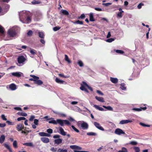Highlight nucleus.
<instances>
[{
    "label": "nucleus",
    "mask_w": 152,
    "mask_h": 152,
    "mask_svg": "<svg viewBox=\"0 0 152 152\" xmlns=\"http://www.w3.org/2000/svg\"><path fill=\"white\" fill-rule=\"evenodd\" d=\"M90 18V21L91 22H94L95 21V19L94 17L93 13H90L89 15Z\"/></svg>",
    "instance_id": "21"
},
{
    "label": "nucleus",
    "mask_w": 152,
    "mask_h": 152,
    "mask_svg": "<svg viewBox=\"0 0 152 152\" xmlns=\"http://www.w3.org/2000/svg\"><path fill=\"white\" fill-rule=\"evenodd\" d=\"M71 127H72V128L73 129V130L75 131L76 132H77V133H78L79 132V130L77 129H76L75 126H74L73 125H72L71 126Z\"/></svg>",
    "instance_id": "49"
},
{
    "label": "nucleus",
    "mask_w": 152,
    "mask_h": 152,
    "mask_svg": "<svg viewBox=\"0 0 152 152\" xmlns=\"http://www.w3.org/2000/svg\"><path fill=\"white\" fill-rule=\"evenodd\" d=\"M81 127L83 129H86L88 128V125L86 122H83V123L81 124Z\"/></svg>",
    "instance_id": "10"
},
{
    "label": "nucleus",
    "mask_w": 152,
    "mask_h": 152,
    "mask_svg": "<svg viewBox=\"0 0 152 152\" xmlns=\"http://www.w3.org/2000/svg\"><path fill=\"white\" fill-rule=\"evenodd\" d=\"M132 121L131 120L127 119L126 120H122L120 121L119 124H127L129 123L132 122Z\"/></svg>",
    "instance_id": "15"
},
{
    "label": "nucleus",
    "mask_w": 152,
    "mask_h": 152,
    "mask_svg": "<svg viewBox=\"0 0 152 152\" xmlns=\"http://www.w3.org/2000/svg\"><path fill=\"white\" fill-rule=\"evenodd\" d=\"M21 73L20 72H12L11 73L12 75L13 76L17 77H20L21 76Z\"/></svg>",
    "instance_id": "19"
},
{
    "label": "nucleus",
    "mask_w": 152,
    "mask_h": 152,
    "mask_svg": "<svg viewBox=\"0 0 152 152\" xmlns=\"http://www.w3.org/2000/svg\"><path fill=\"white\" fill-rule=\"evenodd\" d=\"M82 83H83V84L86 86L87 87L88 89H89L91 91H93V89L92 88L90 87L89 86L87 83H86L84 82V81H83Z\"/></svg>",
    "instance_id": "28"
},
{
    "label": "nucleus",
    "mask_w": 152,
    "mask_h": 152,
    "mask_svg": "<svg viewBox=\"0 0 152 152\" xmlns=\"http://www.w3.org/2000/svg\"><path fill=\"white\" fill-rule=\"evenodd\" d=\"M23 145H24L26 146H27L32 147H34V145L33 143L31 142L25 143H23Z\"/></svg>",
    "instance_id": "25"
},
{
    "label": "nucleus",
    "mask_w": 152,
    "mask_h": 152,
    "mask_svg": "<svg viewBox=\"0 0 152 152\" xmlns=\"http://www.w3.org/2000/svg\"><path fill=\"white\" fill-rule=\"evenodd\" d=\"M133 110L137 111H141V109L140 108H134L132 109Z\"/></svg>",
    "instance_id": "57"
},
{
    "label": "nucleus",
    "mask_w": 152,
    "mask_h": 152,
    "mask_svg": "<svg viewBox=\"0 0 152 152\" xmlns=\"http://www.w3.org/2000/svg\"><path fill=\"white\" fill-rule=\"evenodd\" d=\"M130 144L132 145H136L137 144V142L134 141H132L130 142Z\"/></svg>",
    "instance_id": "55"
},
{
    "label": "nucleus",
    "mask_w": 152,
    "mask_h": 152,
    "mask_svg": "<svg viewBox=\"0 0 152 152\" xmlns=\"http://www.w3.org/2000/svg\"><path fill=\"white\" fill-rule=\"evenodd\" d=\"M50 150L53 152H67V151L66 149H63L61 148H59L57 150V148L54 147L51 148Z\"/></svg>",
    "instance_id": "2"
},
{
    "label": "nucleus",
    "mask_w": 152,
    "mask_h": 152,
    "mask_svg": "<svg viewBox=\"0 0 152 152\" xmlns=\"http://www.w3.org/2000/svg\"><path fill=\"white\" fill-rule=\"evenodd\" d=\"M8 34L10 37H14L17 34L15 30L13 29H9L8 31Z\"/></svg>",
    "instance_id": "3"
},
{
    "label": "nucleus",
    "mask_w": 152,
    "mask_h": 152,
    "mask_svg": "<svg viewBox=\"0 0 152 152\" xmlns=\"http://www.w3.org/2000/svg\"><path fill=\"white\" fill-rule=\"evenodd\" d=\"M26 60L25 58L22 56H19L18 58V61L19 64L23 63Z\"/></svg>",
    "instance_id": "4"
},
{
    "label": "nucleus",
    "mask_w": 152,
    "mask_h": 152,
    "mask_svg": "<svg viewBox=\"0 0 152 152\" xmlns=\"http://www.w3.org/2000/svg\"><path fill=\"white\" fill-rule=\"evenodd\" d=\"M139 124L142 126L144 127H150L151 126V125H150L146 124H145L142 123V122H140L139 123Z\"/></svg>",
    "instance_id": "34"
},
{
    "label": "nucleus",
    "mask_w": 152,
    "mask_h": 152,
    "mask_svg": "<svg viewBox=\"0 0 152 152\" xmlns=\"http://www.w3.org/2000/svg\"><path fill=\"white\" fill-rule=\"evenodd\" d=\"M9 88L12 90H15L16 89V86L15 84L12 83L10 85Z\"/></svg>",
    "instance_id": "20"
},
{
    "label": "nucleus",
    "mask_w": 152,
    "mask_h": 152,
    "mask_svg": "<svg viewBox=\"0 0 152 152\" xmlns=\"http://www.w3.org/2000/svg\"><path fill=\"white\" fill-rule=\"evenodd\" d=\"M33 32L32 31L29 30L27 33V35L28 36H31L32 35Z\"/></svg>",
    "instance_id": "51"
},
{
    "label": "nucleus",
    "mask_w": 152,
    "mask_h": 152,
    "mask_svg": "<svg viewBox=\"0 0 152 152\" xmlns=\"http://www.w3.org/2000/svg\"><path fill=\"white\" fill-rule=\"evenodd\" d=\"M39 134L41 136L50 137V134L44 132H39Z\"/></svg>",
    "instance_id": "17"
},
{
    "label": "nucleus",
    "mask_w": 152,
    "mask_h": 152,
    "mask_svg": "<svg viewBox=\"0 0 152 152\" xmlns=\"http://www.w3.org/2000/svg\"><path fill=\"white\" fill-rule=\"evenodd\" d=\"M83 21H80L79 20H77L75 22H74L73 23L75 24H79L80 25H83Z\"/></svg>",
    "instance_id": "37"
},
{
    "label": "nucleus",
    "mask_w": 152,
    "mask_h": 152,
    "mask_svg": "<svg viewBox=\"0 0 152 152\" xmlns=\"http://www.w3.org/2000/svg\"><path fill=\"white\" fill-rule=\"evenodd\" d=\"M77 64L80 67H82L84 65L83 62L81 60H79L77 62Z\"/></svg>",
    "instance_id": "43"
},
{
    "label": "nucleus",
    "mask_w": 152,
    "mask_h": 152,
    "mask_svg": "<svg viewBox=\"0 0 152 152\" xmlns=\"http://www.w3.org/2000/svg\"><path fill=\"white\" fill-rule=\"evenodd\" d=\"M0 33L2 34H4V28L0 25Z\"/></svg>",
    "instance_id": "32"
},
{
    "label": "nucleus",
    "mask_w": 152,
    "mask_h": 152,
    "mask_svg": "<svg viewBox=\"0 0 152 152\" xmlns=\"http://www.w3.org/2000/svg\"><path fill=\"white\" fill-rule=\"evenodd\" d=\"M39 36V37L41 38H44V34L43 32H38Z\"/></svg>",
    "instance_id": "40"
},
{
    "label": "nucleus",
    "mask_w": 152,
    "mask_h": 152,
    "mask_svg": "<svg viewBox=\"0 0 152 152\" xmlns=\"http://www.w3.org/2000/svg\"><path fill=\"white\" fill-rule=\"evenodd\" d=\"M65 56V61H66L68 63H71V62L70 60L69 59L68 56L67 55L65 54L64 55Z\"/></svg>",
    "instance_id": "27"
},
{
    "label": "nucleus",
    "mask_w": 152,
    "mask_h": 152,
    "mask_svg": "<svg viewBox=\"0 0 152 152\" xmlns=\"http://www.w3.org/2000/svg\"><path fill=\"white\" fill-rule=\"evenodd\" d=\"M70 148L76 151H77V150H80L82 149V148L81 147L75 145H70Z\"/></svg>",
    "instance_id": "9"
},
{
    "label": "nucleus",
    "mask_w": 152,
    "mask_h": 152,
    "mask_svg": "<svg viewBox=\"0 0 152 152\" xmlns=\"http://www.w3.org/2000/svg\"><path fill=\"white\" fill-rule=\"evenodd\" d=\"M95 97L96 99L98 101L100 102H104V98L102 97H98L97 96H96Z\"/></svg>",
    "instance_id": "23"
},
{
    "label": "nucleus",
    "mask_w": 152,
    "mask_h": 152,
    "mask_svg": "<svg viewBox=\"0 0 152 152\" xmlns=\"http://www.w3.org/2000/svg\"><path fill=\"white\" fill-rule=\"evenodd\" d=\"M87 134L89 136H96V134L95 133L93 132H88L87 133Z\"/></svg>",
    "instance_id": "46"
},
{
    "label": "nucleus",
    "mask_w": 152,
    "mask_h": 152,
    "mask_svg": "<svg viewBox=\"0 0 152 152\" xmlns=\"http://www.w3.org/2000/svg\"><path fill=\"white\" fill-rule=\"evenodd\" d=\"M17 120L20 121L21 120H26V118L24 117H20L17 118Z\"/></svg>",
    "instance_id": "50"
},
{
    "label": "nucleus",
    "mask_w": 152,
    "mask_h": 152,
    "mask_svg": "<svg viewBox=\"0 0 152 152\" xmlns=\"http://www.w3.org/2000/svg\"><path fill=\"white\" fill-rule=\"evenodd\" d=\"M115 50L116 53H120L121 54H122L124 53V52L121 50Z\"/></svg>",
    "instance_id": "45"
},
{
    "label": "nucleus",
    "mask_w": 152,
    "mask_h": 152,
    "mask_svg": "<svg viewBox=\"0 0 152 152\" xmlns=\"http://www.w3.org/2000/svg\"><path fill=\"white\" fill-rule=\"evenodd\" d=\"M123 12H124V11H121L118 12L117 15V17L120 18H121L122 17V13Z\"/></svg>",
    "instance_id": "36"
},
{
    "label": "nucleus",
    "mask_w": 152,
    "mask_h": 152,
    "mask_svg": "<svg viewBox=\"0 0 152 152\" xmlns=\"http://www.w3.org/2000/svg\"><path fill=\"white\" fill-rule=\"evenodd\" d=\"M6 123L9 125H13L14 124V123H12V122H11L9 121H6Z\"/></svg>",
    "instance_id": "59"
},
{
    "label": "nucleus",
    "mask_w": 152,
    "mask_h": 152,
    "mask_svg": "<svg viewBox=\"0 0 152 152\" xmlns=\"http://www.w3.org/2000/svg\"><path fill=\"white\" fill-rule=\"evenodd\" d=\"M110 80L113 83H116L118 82V80L116 78H113V77H110Z\"/></svg>",
    "instance_id": "18"
},
{
    "label": "nucleus",
    "mask_w": 152,
    "mask_h": 152,
    "mask_svg": "<svg viewBox=\"0 0 152 152\" xmlns=\"http://www.w3.org/2000/svg\"><path fill=\"white\" fill-rule=\"evenodd\" d=\"M133 149L134 150L135 152H140V148L138 147H134Z\"/></svg>",
    "instance_id": "33"
},
{
    "label": "nucleus",
    "mask_w": 152,
    "mask_h": 152,
    "mask_svg": "<svg viewBox=\"0 0 152 152\" xmlns=\"http://www.w3.org/2000/svg\"><path fill=\"white\" fill-rule=\"evenodd\" d=\"M114 38H111L107 39L106 41L108 42H111L114 41Z\"/></svg>",
    "instance_id": "47"
},
{
    "label": "nucleus",
    "mask_w": 152,
    "mask_h": 152,
    "mask_svg": "<svg viewBox=\"0 0 152 152\" xmlns=\"http://www.w3.org/2000/svg\"><path fill=\"white\" fill-rule=\"evenodd\" d=\"M125 84L124 83H122L121 84L120 88L122 90H125L126 89V87L125 86Z\"/></svg>",
    "instance_id": "29"
},
{
    "label": "nucleus",
    "mask_w": 152,
    "mask_h": 152,
    "mask_svg": "<svg viewBox=\"0 0 152 152\" xmlns=\"http://www.w3.org/2000/svg\"><path fill=\"white\" fill-rule=\"evenodd\" d=\"M39 121L38 119H34V123L36 125H38V124Z\"/></svg>",
    "instance_id": "54"
},
{
    "label": "nucleus",
    "mask_w": 152,
    "mask_h": 152,
    "mask_svg": "<svg viewBox=\"0 0 152 152\" xmlns=\"http://www.w3.org/2000/svg\"><path fill=\"white\" fill-rule=\"evenodd\" d=\"M118 152H128V150L126 148L122 147L121 150L119 151Z\"/></svg>",
    "instance_id": "38"
},
{
    "label": "nucleus",
    "mask_w": 152,
    "mask_h": 152,
    "mask_svg": "<svg viewBox=\"0 0 152 152\" xmlns=\"http://www.w3.org/2000/svg\"><path fill=\"white\" fill-rule=\"evenodd\" d=\"M60 27L56 26L53 28V30L55 31H57L60 29Z\"/></svg>",
    "instance_id": "52"
},
{
    "label": "nucleus",
    "mask_w": 152,
    "mask_h": 152,
    "mask_svg": "<svg viewBox=\"0 0 152 152\" xmlns=\"http://www.w3.org/2000/svg\"><path fill=\"white\" fill-rule=\"evenodd\" d=\"M96 92L99 94L100 95H101L103 96V94L100 91L97 90L96 91Z\"/></svg>",
    "instance_id": "64"
},
{
    "label": "nucleus",
    "mask_w": 152,
    "mask_h": 152,
    "mask_svg": "<svg viewBox=\"0 0 152 152\" xmlns=\"http://www.w3.org/2000/svg\"><path fill=\"white\" fill-rule=\"evenodd\" d=\"M41 3V2L39 1H37L36 0H34L31 2V3L33 4H39Z\"/></svg>",
    "instance_id": "35"
},
{
    "label": "nucleus",
    "mask_w": 152,
    "mask_h": 152,
    "mask_svg": "<svg viewBox=\"0 0 152 152\" xmlns=\"http://www.w3.org/2000/svg\"><path fill=\"white\" fill-rule=\"evenodd\" d=\"M61 12L62 14L65 15H69L68 12L66 10H61Z\"/></svg>",
    "instance_id": "31"
},
{
    "label": "nucleus",
    "mask_w": 152,
    "mask_h": 152,
    "mask_svg": "<svg viewBox=\"0 0 152 152\" xmlns=\"http://www.w3.org/2000/svg\"><path fill=\"white\" fill-rule=\"evenodd\" d=\"M53 118H49L47 119V120H49L50 119L51 120L50 121L48 122V123L50 124H58L57 121L58 119H57L56 121L53 120Z\"/></svg>",
    "instance_id": "11"
},
{
    "label": "nucleus",
    "mask_w": 152,
    "mask_h": 152,
    "mask_svg": "<svg viewBox=\"0 0 152 152\" xmlns=\"http://www.w3.org/2000/svg\"><path fill=\"white\" fill-rule=\"evenodd\" d=\"M94 107L96 109H98L99 110L101 111H104V110L103 108L102 107H99L96 105H94Z\"/></svg>",
    "instance_id": "26"
},
{
    "label": "nucleus",
    "mask_w": 152,
    "mask_h": 152,
    "mask_svg": "<svg viewBox=\"0 0 152 152\" xmlns=\"http://www.w3.org/2000/svg\"><path fill=\"white\" fill-rule=\"evenodd\" d=\"M144 5V4L142 3H140L137 6V8L139 9H140L141 8L142 6Z\"/></svg>",
    "instance_id": "56"
},
{
    "label": "nucleus",
    "mask_w": 152,
    "mask_h": 152,
    "mask_svg": "<svg viewBox=\"0 0 152 152\" xmlns=\"http://www.w3.org/2000/svg\"><path fill=\"white\" fill-rule=\"evenodd\" d=\"M85 15L84 14H83L81 15L80 17H78V19H83L85 18Z\"/></svg>",
    "instance_id": "48"
},
{
    "label": "nucleus",
    "mask_w": 152,
    "mask_h": 152,
    "mask_svg": "<svg viewBox=\"0 0 152 152\" xmlns=\"http://www.w3.org/2000/svg\"><path fill=\"white\" fill-rule=\"evenodd\" d=\"M27 115V114L26 113L21 112L20 113V115L22 116H26Z\"/></svg>",
    "instance_id": "58"
},
{
    "label": "nucleus",
    "mask_w": 152,
    "mask_h": 152,
    "mask_svg": "<svg viewBox=\"0 0 152 152\" xmlns=\"http://www.w3.org/2000/svg\"><path fill=\"white\" fill-rule=\"evenodd\" d=\"M41 140L44 143H48L50 142L49 139L48 138L46 137H42L41 138Z\"/></svg>",
    "instance_id": "13"
},
{
    "label": "nucleus",
    "mask_w": 152,
    "mask_h": 152,
    "mask_svg": "<svg viewBox=\"0 0 152 152\" xmlns=\"http://www.w3.org/2000/svg\"><path fill=\"white\" fill-rule=\"evenodd\" d=\"M94 124L95 127L99 130L102 131H104V128L100 126L99 123L97 122H94Z\"/></svg>",
    "instance_id": "7"
},
{
    "label": "nucleus",
    "mask_w": 152,
    "mask_h": 152,
    "mask_svg": "<svg viewBox=\"0 0 152 152\" xmlns=\"http://www.w3.org/2000/svg\"><path fill=\"white\" fill-rule=\"evenodd\" d=\"M23 129L24 130H22L21 131V133L24 134H25L26 135H27V133L26 132H27V131H28V130H26V128L24 127V129Z\"/></svg>",
    "instance_id": "41"
},
{
    "label": "nucleus",
    "mask_w": 152,
    "mask_h": 152,
    "mask_svg": "<svg viewBox=\"0 0 152 152\" xmlns=\"http://www.w3.org/2000/svg\"><path fill=\"white\" fill-rule=\"evenodd\" d=\"M111 3H103L102 4V5L106 7L109 6L111 5Z\"/></svg>",
    "instance_id": "61"
},
{
    "label": "nucleus",
    "mask_w": 152,
    "mask_h": 152,
    "mask_svg": "<svg viewBox=\"0 0 152 152\" xmlns=\"http://www.w3.org/2000/svg\"><path fill=\"white\" fill-rule=\"evenodd\" d=\"M35 84H36L39 86H41L43 84V82L41 80L38 79L35 82H34Z\"/></svg>",
    "instance_id": "22"
},
{
    "label": "nucleus",
    "mask_w": 152,
    "mask_h": 152,
    "mask_svg": "<svg viewBox=\"0 0 152 152\" xmlns=\"http://www.w3.org/2000/svg\"><path fill=\"white\" fill-rule=\"evenodd\" d=\"M57 121L58 124H59L62 126H64V124L68 125L70 124V123L67 120H63L58 119Z\"/></svg>",
    "instance_id": "1"
},
{
    "label": "nucleus",
    "mask_w": 152,
    "mask_h": 152,
    "mask_svg": "<svg viewBox=\"0 0 152 152\" xmlns=\"http://www.w3.org/2000/svg\"><path fill=\"white\" fill-rule=\"evenodd\" d=\"M53 130L51 129H47V132L49 134H51L53 133Z\"/></svg>",
    "instance_id": "53"
},
{
    "label": "nucleus",
    "mask_w": 152,
    "mask_h": 152,
    "mask_svg": "<svg viewBox=\"0 0 152 152\" xmlns=\"http://www.w3.org/2000/svg\"><path fill=\"white\" fill-rule=\"evenodd\" d=\"M5 137L4 135H1L0 137V143H2L4 142L5 140Z\"/></svg>",
    "instance_id": "24"
},
{
    "label": "nucleus",
    "mask_w": 152,
    "mask_h": 152,
    "mask_svg": "<svg viewBox=\"0 0 152 152\" xmlns=\"http://www.w3.org/2000/svg\"><path fill=\"white\" fill-rule=\"evenodd\" d=\"M59 131L60 133L62 135L65 136L66 135V133L65 132L63 128L61 127H59Z\"/></svg>",
    "instance_id": "12"
},
{
    "label": "nucleus",
    "mask_w": 152,
    "mask_h": 152,
    "mask_svg": "<svg viewBox=\"0 0 152 152\" xmlns=\"http://www.w3.org/2000/svg\"><path fill=\"white\" fill-rule=\"evenodd\" d=\"M103 107L109 110L113 111V108L110 106H108L107 107L103 105Z\"/></svg>",
    "instance_id": "30"
},
{
    "label": "nucleus",
    "mask_w": 152,
    "mask_h": 152,
    "mask_svg": "<svg viewBox=\"0 0 152 152\" xmlns=\"http://www.w3.org/2000/svg\"><path fill=\"white\" fill-rule=\"evenodd\" d=\"M55 80L57 83L60 84H64L66 85L67 84L66 82L63 80H61L58 77L56 78Z\"/></svg>",
    "instance_id": "8"
},
{
    "label": "nucleus",
    "mask_w": 152,
    "mask_h": 152,
    "mask_svg": "<svg viewBox=\"0 0 152 152\" xmlns=\"http://www.w3.org/2000/svg\"><path fill=\"white\" fill-rule=\"evenodd\" d=\"M14 109L17 110L21 111L22 110L21 108L19 107H15L14 108Z\"/></svg>",
    "instance_id": "63"
},
{
    "label": "nucleus",
    "mask_w": 152,
    "mask_h": 152,
    "mask_svg": "<svg viewBox=\"0 0 152 152\" xmlns=\"http://www.w3.org/2000/svg\"><path fill=\"white\" fill-rule=\"evenodd\" d=\"M13 145L15 148H18L17 142L16 140H14L13 143Z\"/></svg>",
    "instance_id": "39"
},
{
    "label": "nucleus",
    "mask_w": 152,
    "mask_h": 152,
    "mask_svg": "<svg viewBox=\"0 0 152 152\" xmlns=\"http://www.w3.org/2000/svg\"><path fill=\"white\" fill-rule=\"evenodd\" d=\"M81 87H80V89L82 91H83L87 93H88V91L87 89L85 88L86 87L84 84L82 83V84H81Z\"/></svg>",
    "instance_id": "14"
},
{
    "label": "nucleus",
    "mask_w": 152,
    "mask_h": 152,
    "mask_svg": "<svg viewBox=\"0 0 152 152\" xmlns=\"http://www.w3.org/2000/svg\"><path fill=\"white\" fill-rule=\"evenodd\" d=\"M62 140L60 138L55 139L54 140V144H56L58 145L62 143Z\"/></svg>",
    "instance_id": "16"
},
{
    "label": "nucleus",
    "mask_w": 152,
    "mask_h": 152,
    "mask_svg": "<svg viewBox=\"0 0 152 152\" xmlns=\"http://www.w3.org/2000/svg\"><path fill=\"white\" fill-rule=\"evenodd\" d=\"M36 50L32 49H31L30 50V53L33 55L36 54Z\"/></svg>",
    "instance_id": "44"
},
{
    "label": "nucleus",
    "mask_w": 152,
    "mask_h": 152,
    "mask_svg": "<svg viewBox=\"0 0 152 152\" xmlns=\"http://www.w3.org/2000/svg\"><path fill=\"white\" fill-rule=\"evenodd\" d=\"M4 146L7 149H8L9 151L10 152H12V150L11 148H10V146L7 144H5L4 145Z\"/></svg>",
    "instance_id": "42"
},
{
    "label": "nucleus",
    "mask_w": 152,
    "mask_h": 152,
    "mask_svg": "<svg viewBox=\"0 0 152 152\" xmlns=\"http://www.w3.org/2000/svg\"><path fill=\"white\" fill-rule=\"evenodd\" d=\"M1 118L4 121H7V119L5 117L4 115H2L1 116Z\"/></svg>",
    "instance_id": "60"
},
{
    "label": "nucleus",
    "mask_w": 152,
    "mask_h": 152,
    "mask_svg": "<svg viewBox=\"0 0 152 152\" xmlns=\"http://www.w3.org/2000/svg\"><path fill=\"white\" fill-rule=\"evenodd\" d=\"M35 117L34 115H32L31 116L30 118L29 119V120L31 121H32L35 118Z\"/></svg>",
    "instance_id": "62"
},
{
    "label": "nucleus",
    "mask_w": 152,
    "mask_h": 152,
    "mask_svg": "<svg viewBox=\"0 0 152 152\" xmlns=\"http://www.w3.org/2000/svg\"><path fill=\"white\" fill-rule=\"evenodd\" d=\"M16 128L18 131H22L23 130V129H24V125L22 124H18L16 126Z\"/></svg>",
    "instance_id": "6"
},
{
    "label": "nucleus",
    "mask_w": 152,
    "mask_h": 152,
    "mask_svg": "<svg viewBox=\"0 0 152 152\" xmlns=\"http://www.w3.org/2000/svg\"><path fill=\"white\" fill-rule=\"evenodd\" d=\"M115 133L118 135L125 134V133L121 129L119 128L116 129L115 131Z\"/></svg>",
    "instance_id": "5"
}]
</instances>
